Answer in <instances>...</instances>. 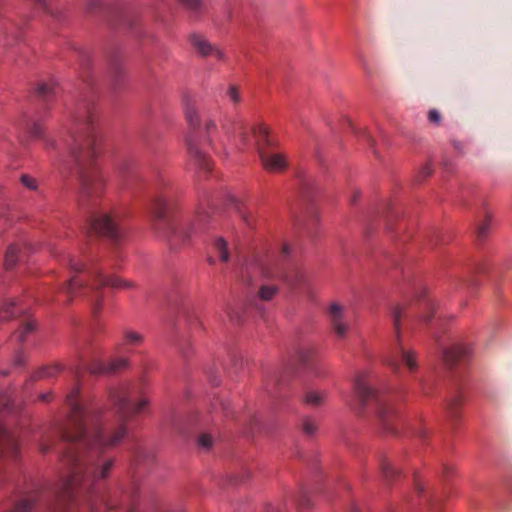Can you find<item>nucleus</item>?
I'll use <instances>...</instances> for the list:
<instances>
[{"mask_svg": "<svg viewBox=\"0 0 512 512\" xmlns=\"http://www.w3.org/2000/svg\"><path fill=\"white\" fill-rule=\"evenodd\" d=\"M147 386L143 378L138 383L125 382L109 389V402L118 419L114 428L104 423L100 404L81 395L79 386L68 393L70 413L59 428L67 445L61 461L68 475L48 512H139L136 484L128 490L104 485L114 464L104 453L121 443L128 424L148 407L149 401L144 397Z\"/></svg>", "mask_w": 512, "mask_h": 512, "instance_id": "nucleus-1", "label": "nucleus"}, {"mask_svg": "<svg viewBox=\"0 0 512 512\" xmlns=\"http://www.w3.org/2000/svg\"><path fill=\"white\" fill-rule=\"evenodd\" d=\"M196 98L190 93L182 96V105L186 120L191 130L186 135V143L190 160L200 170H211L212 162L205 150V145L210 146L215 152L227 156V146H235L238 150L256 144L263 167L270 172H282L288 166L285 154L268 150L276 145L275 139L270 135L269 128L259 123L253 127H246L241 122H227L222 125L221 133L213 121L205 125V139L200 140L198 127L200 117L196 108Z\"/></svg>", "mask_w": 512, "mask_h": 512, "instance_id": "nucleus-2", "label": "nucleus"}, {"mask_svg": "<svg viewBox=\"0 0 512 512\" xmlns=\"http://www.w3.org/2000/svg\"><path fill=\"white\" fill-rule=\"evenodd\" d=\"M102 146L98 111L94 105L87 104L84 113L74 119L69 153L78 169L81 197L92 205L97 204L106 190V178L96 162Z\"/></svg>", "mask_w": 512, "mask_h": 512, "instance_id": "nucleus-3", "label": "nucleus"}, {"mask_svg": "<svg viewBox=\"0 0 512 512\" xmlns=\"http://www.w3.org/2000/svg\"><path fill=\"white\" fill-rule=\"evenodd\" d=\"M169 182L160 178L156 195L150 207L154 230L173 247L186 244L199 236L206 229V211L199 207L195 220L179 224L173 217V203L170 195L164 191Z\"/></svg>", "mask_w": 512, "mask_h": 512, "instance_id": "nucleus-4", "label": "nucleus"}, {"mask_svg": "<svg viewBox=\"0 0 512 512\" xmlns=\"http://www.w3.org/2000/svg\"><path fill=\"white\" fill-rule=\"evenodd\" d=\"M69 266L72 271L82 273V276L72 277L62 288L60 294L65 296L62 302L69 303L78 296H91L95 315L100 312L102 307V288L130 289L134 287L130 281L104 275L98 266L88 260L73 256L69 259Z\"/></svg>", "mask_w": 512, "mask_h": 512, "instance_id": "nucleus-5", "label": "nucleus"}, {"mask_svg": "<svg viewBox=\"0 0 512 512\" xmlns=\"http://www.w3.org/2000/svg\"><path fill=\"white\" fill-rule=\"evenodd\" d=\"M370 372L367 370L360 371L354 379V393L363 407L373 406L377 417L387 433H397L396 422L398 414L394 406V401L398 395L390 390H377L370 387L367 383Z\"/></svg>", "mask_w": 512, "mask_h": 512, "instance_id": "nucleus-6", "label": "nucleus"}, {"mask_svg": "<svg viewBox=\"0 0 512 512\" xmlns=\"http://www.w3.org/2000/svg\"><path fill=\"white\" fill-rule=\"evenodd\" d=\"M245 271L249 281L260 277L263 279H280L290 288H297L304 284V273L298 268L284 270L278 257L272 250H265L253 255L246 263Z\"/></svg>", "mask_w": 512, "mask_h": 512, "instance_id": "nucleus-7", "label": "nucleus"}, {"mask_svg": "<svg viewBox=\"0 0 512 512\" xmlns=\"http://www.w3.org/2000/svg\"><path fill=\"white\" fill-rule=\"evenodd\" d=\"M406 310L402 306H396L393 311L394 327L397 336V348L395 352L385 359V363L390 366L394 372H398L400 369V363L406 365L410 372H415L418 368L416 354L413 350H407L400 342V324L401 319L405 317Z\"/></svg>", "mask_w": 512, "mask_h": 512, "instance_id": "nucleus-8", "label": "nucleus"}, {"mask_svg": "<svg viewBox=\"0 0 512 512\" xmlns=\"http://www.w3.org/2000/svg\"><path fill=\"white\" fill-rule=\"evenodd\" d=\"M91 228L99 235L105 236L115 242L123 237V232L116 223L115 218L107 213H102L93 218Z\"/></svg>", "mask_w": 512, "mask_h": 512, "instance_id": "nucleus-9", "label": "nucleus"}, {"mask_svg": "<svg viewBox=\"0 0 512 512\" xmlns=\"http://www.w3.org/2000/svg\"><path fill=\"white\" fill-rule=\"evenodd\" d=\"M19 446L20 440L16 433L0 423V457H17Z\"/></svg>", "mask_w": 512, "mask_h": 512, "instance_id": "nucleus-10", "label": "nucleus"}, {"mask_svg": "<svg viewBox=\"0 0 512 512\" xmlns=\"http://www.w3.org/2000/svg\"><path fill=\"white\" fill-rule=\"evenodd\" d=\"M190 41L194 49L204 57H215L219 61L225 59V54L217 46H213L203 35L193 34Z\"/></svg>", "mask_w": 512, "mask_h": 512, "instance_id": "nucleus-11", "label": "nucleus"}, {"mask_svg": "<svg viewBox=\"0 0 512 512\" xmlns=\"http://www.w3.org/2000/svg\"><path fill=\"white\" fill-rule=\"evenodd\" d=\"M128 362L125 358L111 360L108 364L103 363L99 359H95L87 367L88 371L93 375H102L107 373H115L127 367Z\"/></svg>", "mask_w": 512, "mask_h": 512, "instance_id": "nucleus-12", "label": "nucleus"}, {"mask_svg": "<svg viewBox=\"0 0 512 512\" xmlns=\"http://www.w3.org/2000/svg\"><path fill=\"white\" fill-rule=\"evenodd\" d=\"M471 351L472 349L469 345L457 343L443 351V359L447 365L453 366L458 361L468 357Z\"/></svg>", "mask_w": 512, "mask_h": 512, "instance_id": "nucleus-13", "label": "nucleus"}, {"mask_svg": "<svg viewBox=\"0 0 512 512\" xmlns=\"http://www.w3.org/2000/svg\"><path fill=\"white\" fill-rule=\"evenodd\" d=\"M334 330L339 337L345 336L348 326L343 322L344 308L337 303H333L329 309Z\"/></svg>", "mask_w": 512, "mask_h": 512, "instance_id": "nucleus-14", "label": "nucleus"}, {"mask_svg": "<svg viewBox=\"0 0 512 512\" xmlns=\"http://www.w3.org/2000/svg\"><path fill=\"white\" fill-rule=\"evenodd\" d=\"M463 403V394L461 391H456L453 396L447 401V414L453 419L460 416L461 406Z\"/></svg>", "mask_w": 512, "mask_h": 512, "instance_id": "nucleus-15", "label": "nucleus"}, {"mask_svg": "<svg viewBox=\"0 0 512 512\" xmlns=\"http://www.w3.org/2000/svg\"><path fill=\"white\" fill-rule=\"evenodd\" d=\"M39 499V493L38 491H33L32 493H29L22 499H20L15 507L8 511V512H29L32 507L34 506V503Z\"/></svg>", "mask_w": 512, "mask_h": 512, "instance_id": "nucleus-16", "label": "nucleus"}, {"mask_svg": "<svg viewBox=\"0 0 512 512\" xmlns=\"http://www.w3.org/2000/svg\"><path fill=\"white\" fill-rule=\"evenodd\" d=\"M143 335L133 331V330H126L124 332L122 343L120 344L119 349H124L125 347H136L140 346L143 343Z\"/></svg>", "mask_w": 512, "mask_h": 512, "instance_id": "nucleus-17", "label": "nucleus"}, {"mask_svg": "<svg viewBox=\"0 0 512 512\" xmlns=\"http://www.w3.org/2000/svg\"><path fill=\"white\" fill-rule=\"evenodd\" d=\"M56 93V83L54 80H49L47 82H41L37 87V95L39 98L43 100H49Z\"/></svg>", "mask_w": 512, "mask_h": 512, "instance_id": "nucleus-18", "label": "nucleus"}, {"mask_svg": "<svg viewBox=\"0 0 512 512\" xmlns=\"http://www.w3.org/2000/svg\"><path fill=\"white\" fill-rule=\"evenodd\" d=\"M327 394L323 391L309 390L305 394V403L317 407L322 405L326 400Z\"/></svg>", "mask_w": 512, "mask_h": 512, "instance_id": "nucleus-19", "label": "nucleus"}, {"mask_svg": "<svg viewBox=\"0 0 512 512\" xmlns=\"http://www.w3.org/2000/svg\"><path fill=\"white\" fill-rule=\"evenodd\" d=\"M19 252L20 248L18 245L13 244L7 248L4 258V265L6 269H12L15 267L18 261Z\"/></svg>", "mask_w": 512, "mask_h": 512, "instance_id": "nucleus-20", "label": "nucleus"}, {"mask_svg": "<svg viewBox=\"0 0 512 512\" xmlns=\"http://www.w3.org/2000/svg\"><path fill=\"white\" fill-rule=\"evenodd\" d=\"M317 351L313 346H305L299 349L298 357L304 365H312L316 359Z\"/></svg>", "mask_w": 512, "mask_h": 512, "instance_id": "nucleus-21", "label": "nucleus"}, {"mask_svg": "<svg viewBox=\"0 0 512 512\" xmlns=\"http://www.w3.org/2000/svg\"><path fill=\"white\" fill-rule=\"evenodd\" d=\"M213 249L219 255V258L222 262H227L229 260V251L227 248V242L224 238H222V237L216 238L213 243Z\"/></svg>", "mask_w": 512, "mask_h": 512, "instance_id": "nucleus-22", "label": "nucleus"}, {"mask_svg": "<svg viewBox=\"0 0 512 512\" xmlns=\"http://www.w3.org/2000/svg\"><path fill=\"white\" fill-rule=\"evenodd\" d=\"M381 471L386 480L397 478L400 474L399 470L396 469L388 459H383L381 461Z\"/></svg>", "mask_w": 512, "mask_h": 512, "instance_id": "nucleus-23", "label": "nucleus"}, {"mask_svg": "<svg viewBox=\"0 0 512 512\" xmlns=\"http://www.w3.org/2000/svg\"><path fill=\"white\" fill-rule=\"evenodd\" d=\"M16 311V302L9 301L5 302L3 306L0 308V320L6 321L17 315Z\"/></svg>", "mask_w": 512, "mask_h": 512, "instance_id": "nucleus-24", "label": "nucleus"}, {"mask_svg": "<svg viewBox=\"0 0 512 512\" xmlns=\"http://www.w3.org/2000/svg\"><path fill=\"white\" fill-rule=\"evenodd\" d=\"M278 292V287L271 284H261L259 288V298L264 301L271 300Z\"/></svg>", "mask_w": 512, "mask_h": 512, "instance_id": "nucleus-25", "label": "nucleus"}, {"mask_svg": "<svg viewBox=\"0 0 512 512\" xmlns=\"http://www.w3.org/2000/svg\"><path fill=\"white\" fill-rule=\"evenodd\" d=\"M422 306L429 310V314L422 316L424 322H430L438 314V305L430 298L423 299Z\"/></svg>", "mask_w": 512, "mask_h": 512, "instance_id": "nucleus-26", "label": "nucleus"}, {"mask_svg": "<svg viewBox=\"0 0 512 512\" xmlns=\"http://www.w3.org/2000/svg\"><path fill=\"white\" fill-rule=\"evenodd\" d=\"M59 372H60L59 366H46V367H43V368L39 369L38 371H36L33 378L36 380L44 379V378H51V377H55L56 375H58Z\"/></svg>", "mask_w": 512, "mask_h": 512, "instance_id": "nucleus-27", "label": "nucleus"}, {"mask_svg": "<svg viewBox=\"0 0 512 512\" xmlns=\"http://www.w3.org/2000/svg\"><path fill=\"white\" fill-rule=\"evenodd\" d=\"M35 329V321H28L23 325L15 334L14 337H16L20 342H24L26 340V337L29 333H31Z\"/></svg>", "mask_w": 512, "mask_h": 512, "instance_id": "nucleus-28", "label": "nucleus"}, {"mask_svg": "<svg viewBox=\"0 0 512 512\" xmlns=\"http://www.w3.org/2000/svg\"><path fill=\"white\" fill-rule=\"evenodd\" d=\"M302 429L306 435H309V436L314 435L317 431L316 421L311 417L304 418L303 423H302Z\"/></svg>", "mask_w": 512, "mask_h": 512, "instance_id": "nucleus-29", "label": "nucleus"}, {"mask_svg": "<svg viewBox=\"0 0 512 512\" xmlns=\"http://www.w3.org/2000/svg\"><path fill=\"white\" fill-rule=\"evenodd\" d=\"M226 96L228 97L229 101L236 104L241 101V94L235 85H230L227 89Z\"/></svg>", "mask_w": 512, "mask_h": 512, "instance_id": "nucleus-30", "label": "nucleus"}, {"mask_svg": "<svg viewBox=\"0 0 512 512\" xmlns=\"http://www.w3.org/2000/svg\"><path fill=\"white\" fill-rule=\"evenodd\" d=\"M229 201H230V205H233L235 207V209L238 211V213L240 214L242 219L246 222L247 225L250 226L251 221L249 220V218L247 217L245 212L242 210V204L240 203V201L232 195L229 196Z\"/></svg>", "mask_w": 512, "mask_h": 512, "instance_id": "nucleus-31", "label": "nucleus"}, {"mask_svg": "<svg viewBox=\"0 0 512 512\" xmlns=\"http://www.w3.org/2000/svg\"><path fill=\"white\" fill-rule=\"evenodd\" d=\"M298 508L304 512L310 508V499L306 492L301 491L299 497L295 500Z\"/></svg>", "mask_w": 512, "mask_h": 512, "instance_id": "nucleus-32", "label": "nucleus"}, {"mask_svg": "<svg viewBox=\"0 0 512 512\" xmlns=\"http://www.w3.org/2000/svg\"><path fill=\"white\" fill-rule=\"evenodd\" d=\"M491 221V216L487 215L485 221L478 227L477 234L479 239L482 240L487 236L488 231L490 229Z\"/></svg>", "mask_w": 512, "mask_h": 512, "instance_id": "nucleus-33", "label": "nucleus"}, {"mask_svg": "<svg viewBox=\"0 0 512 512\" xmlns=\"http://www.w3.org/2000/svg\"><path fill=\"white\" fill-rule=\"evenodd\" d=\"M213 439L210 434H201L198 438V445L204 449H209L212 446Z\"/></svg>", "mask_w": 512, "mask_h": 512, "instance_id": "nucleus-34", "label": "nucleus"}, {"mask_svg": "<svg viewBox=\"0 0 512 512\" xmlns=\"http://www.w3.org/2000/svg\"><path fill=\"white\" fill-rule=\"evenodd\" d=\"M187 9L197 11L201 7V0H178Z\"/></svg>", "mask_w": 512, "mask_h": 512, "instance_id": "nucleus-35", "label": "nucleus"}, {"mask_svg": "<svg viewBox=\"0 0 512 512\" xmlns=\"http://www.w3.org/2000/svg\"><path fill=\"white\" fill-rule=\"evenodd\" d=\"M21 182L30 190H34L37 187L36 180L28 175H22Z\"/></svg>", "mask_w": 512, "mask_h": 512, "instance_id": "nucleus-36", "label": "nucleus"}, {"mask_svg": "<svg viewBox=\"0 0 512 512\" xmlns=\"http://www.w3.org/2000/svg\"><path fill=\"white\" fill-rule=\"evenodd\" d=\"M428 120L431 123L438 125L441 121V115H440L439 111L436 109H431L428 112Z\"/></svg>", "mask_w": 512, "mask_h": 512, "instance_id": "nucleus-37", "label": "nucleus"}, {"mask_svg": "<svg viewBox=\"0 0 512 512\" xmlns=\"http://www.w3.org/2000/svg\"><path fill=\"white\" fill-rule=\"evenodd\" d=\"M289 254H290V247L288 244H284L282 246L281 258H286L289 256Z\"/></svg>", "mask_w": 512, "mask_h": 512, "instance_id": "nucleus-38", "label": "nucleus"}, {"mask_svg": "<svg viewBox=\"0 0 512 512\" xmlns=\"http://www.w3.org/2000/svg\"><path fill=\"white\" fill-rule=\"evenodd\" d=\"M415 489L419 494H422L425 490L424 485L418 479H416Z\"/></svg>", "mask_w": 512, "mask_h": 512, "instance_id": "nucleus-39", "label": "nucleus"}, {"mask_svg": "<svg viewBox=\"0 0 512 512\" xmlns=\"http://www.w3.org/2000/svg\"><path fill=\"white\" fill-rule=\"evenodd\" d=\"M38 1V6L43 8L44 10H48V2L47 0H37Z\"/></svg>", "mask_w": 512, "mask_h": 512, "instance_id": "nucleus-40", "label": "nucleus"}, {"mask_svg": "<svg viewBox=\"0 0 512 512\" xmlns=\"http://www.w3.org/2000/svg\"><path fill=\"white\" fill-rule=\"evenodd\" d=\"M265 512H280V511H279L278 507H276L272 504H269V505H267Z\"/></svg>", "mask_w": 512, "mask_h": 512, "instance_id": "nucleus-41", "label": "nucleus"}, {"mask_svg": "<svg viewBox=\"0 0 512 512\" xmlns=\"http://www.w3.org/2000/svg\"><path fill=\"white\" fill-rule=\"evenodd\" d=\"M32 133H33L35 136H40V134H41V129H40V127L35 126V127L33 128Z\"/></svg>", "mask_w": 512, "mask_h": 512, "instance_id": "nucleus-42", "label": "nucleus"}, {"mask_svg": "<svg viewBox=\"0 0 512 512\" xmlns=\"http://www.w3.org/2000/svg\"><path fill=\"white\" fill-rule=\"evenodd\" d=\"M423 173L425 176H429L432 173V169L427 166L423 169Z\"/></svg>", "mask_w": 512, "mask_h": 512, "instance_id": "nucleus-43", "label": "nucleus"}, {"mask_svg": "<svg viewBox=\"0 0 512 512\" xmlns=\"http://www.w3.org/2000/svg\"><path fill=\"white\" fill-rule=\"evenodd\" d=\"M360 196V192L359 191H356L353 195V199H352V202H356L357 198Z\"/></svg>", "mask_w": 512, "mask_h": 512, "instance_id": "nucleus-44", "label": "nucleus"}, {"mask_svg": "<svg viewBox=\"0 0 512 512\" xmlns=\"http://www.w3.org/2000/svg\"><path fill=\"white\" fill-rule=\"evenodd\" d=\"M453 472V468L452 467H445V473L447 474V476L449 474H451Z\"/></svg>", "mask_w": 512, "mask_h": 512, "instance_id": "nucleus-45", "label": "nucleus"}, {"mask_svg": "<svg viewBox=\"0 0 512 512\" xmlns=\"http://www.w3.org/2000/svg\"><path fill=\"white\" fill-rule=\"evenodd\" d=\"M349 512H360L355 504L351 506V509Z\"/></svg>", "mask_w": 512, "mask_h": 512, "instance_id": "nucleus-46", "label": "nucleus"}, {"mask_svg": "<svg viewBox=\"0 0 512 512\" xmlns=\"http://www.w3.org/2000/svg\"><path fill=\"white\" fill-rule=\"evenodd\" d=\"M40 397H41V399H42V400H48L49 395H47V394H42Z\"/></svg>", "mask_w": 512, "mask_h": 512, "instance_id": "nucleus-47", "label": "nucleus"}, {"mask_svg": "<svg viewBox=\"0 0 512 512\" xmlns=\"http://www.w3.org/2000/svg\"><path fill=\"white\" fill-rule=\"evenodd\" d=\"M425 433H426V432H425L424 430H421V431H419V432H418V435H419L420 437H424Z\"/></svg>", "mask_w": 512, "mask_h": 512, "instance_id": "nucleus-48", "label": "nucleus"}, {"mask_svg": "<svg viewBox=\"0 0 512 512\" xmlns=\"http://www.w3.org/2000/svg\"><path fill=\"white\" fill-rule=\"evenodd\" d=\"M425 296H426V290L423 291V294L421 296H419V298H421V297L424 298ZM419 301H421V299H419Z\"/></svg>", "mask_w": 512, "mask_h": 512, "instance_id": "nucleus-49", "label": "nucleus"}, {"mask_svg": "<svg viewBox=\"0 0 512 512\" xmlns=\"http://www.w3.org/2000/svg\"><path fill=\"white\" fill-rule=\"evenodd\" d=\"M81 373L82 372L79 369L76 371V375H77L78 378H80Z\"/></svg>", "mask_w": 512, "mask_h": 512, "instance_id": "nucleus-50", "label": "nucleus"}, {"mask_svg": "<svg viewBox=\"0 0 512 512\" xmlns=\"http://www.w3.org/2000/svg\"><path fill=\"white\" fill-rule=\"evenodd\" d=\"M4 407H5V409H8L9 408V404L8 403L4 404Z\"/></svg>", "mask_w": 512, "mask_h": 512, "instance_id": "nucleus-51", "label": "nucleus"}, {"mask_svg": "<svg viewBox=\"0 0 512 512\" xmlns=\"http://www.w3.org/2000/svg\"><path fill=\"white\" fill-rule=\"evenodd\" d=\"M48 451V448H43V452H47Z\"/></svg>", "mask_w": 512, "mask_h": 512, "instance_id": "nucleus-52", "label": "nucleus"}]
</instances>
